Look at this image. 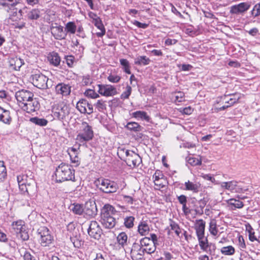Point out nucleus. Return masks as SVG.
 Segmentation results:
<instances>
[{
  "label": "nucleus",
  "mask_w": 260,
  "mask_h": 260,
  "mask_svg": "<svg viewBox=\"0 0 260 260\" xmlns=\"http://www.w3.org/2000/svg\"><path fill=\"white\" fill-rule=\"evenodd\" d=\"M40 103L37 98L32 96L21 109L28 113L38 111L40 109Z\"/></svg>",
  "instance_id": "f8f14e48"
},
{
  "label": "nucleus",
  "mask_w": 260,
  "mask_h": 260,
  "mask_svg": "<svg viewBox=\"0 0 260 260\" xmlns=\"http://www.w3.org/2000/svg\"><path fill=\"white\" fill-rule=\"evenodd\" d=\"M12 228L16 234L19 233L25 228L24 222L20 220L13 222Z\"/></svg>",
  "instance_id": "393cba45"
},
{
  "label": "nucleus",
  "mask_w": 260,
  "mask_h": 260,
  "mask_svg": "<svg viewBox=\"0 0 260 260\" xmlns=\"http://www.w3.org/2000/svg\"><path fill=\"white\" fill-rule=\"evenodd\" d=\"M30 121L36 124V125L44 126L47 124L48 121L46 119L44 118H40L37 117H32L30 119Z\"/></svg>",
  "instance_id": "ea45409f"
},
{
  "label": "nucleus",
  "mask_w": 260,
  "mask_h": 260,
  "mask_svg": "<svg viewBox=\"0 0 260 260\" xmlns=\"http://www.w3.org/2000/svg\"><path fill=\"white\" fill-rule=\"evenodd\" d=\"M178 200L179 202L181 205L186 204L187 203V197L184 195H181L178 197Z\"/></svg>",
  "instance_id": "774afa93"
},
{
  "label": "nucleus",
  "mask_w": 260,
  "mask_h": 260,
  "mask_svg": "<svg viewBox=\"0 0 260 260\" xmlns=\"http://www.w3.org/2000/svg\"><path fill=\"white\" fill-rule=\"evenodd\" d=\"M17 181L18 184L27 182V176L25 175H21L17 176Z\"/></svg>",
  "instance_id": "052dcab7"
},
{
  "label": "nucleus",
  "mask_w": 260,
  "mask_h": 260,
  "mask_svg": "<svg viewBox=\"0 0 260 260\" xmlns=\"http://www.w3.org/2000/svg\"><path fill=\"white\" fill-rule=\"evenodd\" d=\"M96 108L99 111H103L106 108V105L104 101L103 100H98L96 104L94 105Z\"/></svg>",
  "instance_id": "864d4df0"
},
{
  "label": "nucleus",
  "mask_w": 260,
  "mask_h": 260,
  "mask_svg": "<svg viewBox=\"0 0 260 260\" xmlns=\"http://www.w3.org/2000/svg\"><path fill=\"white\" fill-rule=\"evenodd\" d=\"M117 240L118 243L123 247L127 245V236L125 233L122 232L118 235Z\"/></svg>",
  "instance_id": "a19ab883"
},
{
  "label": "nucleus",
  "mask_w": 260,
  "mask_h": 260,
  "mask_svg": "<svg viewBox=\"0 0 260 260\" xmlns=\"http://www.w3.org/2000/svg\"><path fill=\"white\" fill-rule=\"evenodd\" d=\"M88 105V102L84 99H81L76 104V108L81 113H86L87 112L86 106Z\"/></svg>",
  "instance_id": "cd10ccee"
},
{
  "label": "nucleus",
  "mask_w": 260,
  "mask_h": 260,
  "mask_svg": "<svg viewBox=\"0 0 260 260\" xmlns=\"http://www.w3.org/2000/svg\"><path fill=\"white\" fill-rule=\"evenodd\" d=\"M144 252L138 243H134L131 251V256L133 260H140L143 258Z\"/></svg>",
  "instance_id": "dca6fc26"
},
{
  "label": "nucleus",
  "mask_w": 260,
  "mask_h": 260,
  "mask_svg": "<svg viewBox=\"0 0 260 260\" xmlns=\"http://www.w3.org/2000/svg\"><path fill=\"white\" fill-rule=\"evenodd\" d=\"M85 214L88 216H94L96 214L97 208L95 203L89 200L87 201L83 207Z\"/></svg>",
  "instance_id": "f3484780"
},
{
  "label": "nucleus",
  "mask_w": 260,
  "mask_h": 260,
  "mask_svg": "<svg viewBox=\"0 0 260 260\" xmlns=\"http://www.w3.org/2000/svg\"><path fill=\"white\" fill-rule=\"evenodd\" d=\"M221 253L225 255H232L235 252V249L234 247L231 245L224 246L220 249Z\"/></svg>",
  "instance_id": "4c0bfd02"
},
{
  "label": "nucleus",
  "mask_w": 260,
  "mask_h": 260,
  "mask_svg": "<svg viewBox=\"0 0 260 260\" xmlns=\"http://www.w3.org/2000/svg\"><path fill=\"white\" fill-rule=\"evenodd\" d=\"M173 95L175 98V102H182L184 101V93L182 91H175L173 93Z\"/></svg>",
  "instance_id": "49530a36"
},
{
  "label": "nucleus",
  "mask_w": 260,
  "mask_h": 260,
  "mask_svg": "<svg viewBox=\"0 0 260 260\" xmlns=\"http://www.w3.org/2000/svg\"><path fill=\"white\" fill-rule=\"evenodd\" d=\"M40 16V11L38 9H34L27 14V17L30 20H37Z\"/></svg>",
  "instance_id": "473e14b6"
},
{
  "label": "nucleus",
  "mask_w": 260,
  "mask_h": 260,
  "mask_svg": "<svg viewBox=\"0 0 260 260\" xmlns=\"http://www.w3.org/2000/svg\"><path fill=\"white\" fill-rule=\"evenodd\" d=\"M98 92L100 94L105 96H113L117 93L116 89L111 85L99 84Z\"/></svg>",
  "instance_id": "4468645a"
},
{
  "label": "nucleus",
  "mask_w": 260,
  "mask_h": 260,
  "mask_svg": "<svg viewBox=\"0 0 260 260\" xmlns=\"http://www.w3.org/2000/svg\"><path fill=\"white\" fill-rule=\"evenodd\" d=\"M93 137L92 127L86 122L81 124L79 133L77 136L76 140L80 143H84L91 140Z\"/></svg>",
  "instance_id": "39448f33"
},
{
  "label": "nucleus",
  "mask_w": 260,
  "mask_h": 260,
  "mask_svg": "<svg viewBox=\"0 0 260 260\" xmlns=\"http://www.w3.org/2000/svg\"><path fill=\"white\" fill-rule=\"evenodd\" d=\"M50 63L55 66L59 65L60 62V58L57 53L53 52L49 57Z\"/></svg>",
  "instance_id": "58836bf2"
},
{
  "label": "nucleus",
  "mask_w": 260,
  "mask_h": 260,
  "mask_svg": "<svg viewBox=\"0 0 260 260\" xmlns=\"http://www.w3.org/2000/svg\"><path fill=\"white\" fill-rule=\"evenodd\" d=\"M205 224L206 222L203 219L196 220L194 228L198 238L205 236Z\"/></svg>",
  "instance_id": "a211bd4d"
},
{
  "label": "nucleus",
  "mask_w": 260,
  "mask_h": 260,
  "mask_svg": "<svg viewBox=\"0 0 260 260\" xmlns=\"http://www.w3.org/2000/svg\"><path fill=\"white\" fill-rule=\"evenodd\" d=\"M2 7L9 14L8 18L12 21H17L21 16L22 10L15 7H10L7 3H0V8Z\"/></svg>",
  "instance_id": "423d86ee"
},
{
  "label": "nucleus",
  "mask_w": 260,
  "mask_h": 260,
  "mask_svg": "<svg viewBox=\"0 0 260 260\" xmlns=\"http://www.w3.org/2000/svg\"><path fill=\"white\" fill-rule=\"evenodd\" d=\"M153 243L151 240L150 238L148 237H144L142 238L140 241V247L142 248L146 246L149 245L150 244Z\"/></svg>",
  "instance_id": "4d7b16f0"
},
{
  "label": "nucleus",
  "mask_w": 260,
  "mask_h": 260,
  "mask_svg": "<svg viewBox=\"0 0 260 260\" xmlns=\"http://www.w3.org/2000/svg\"><path fill=\"white\" fill-rule=\"evenodd\" d=\"M38 233L40 235V243L42 246H48L52 243L53 237L47 228L45 226L40 227L38 230Z\"/></svg>",
  "instance_id": "0eeeda50"
},
{
  "label": "nucleus",
  "mask_w": 260,
  "mask_h": 260,
  "mask_svg": "<svg viewBox=\"0 0 260 260\" xmlns=\"http://www.w3.org/2000/svg\"><path fill=\"white\" fill-rule=\"evenodd\" d=\"M128 129L135 132H140L142 131L143 127L135 122H129L127 123L125 126Z\"/></svg>",
  "instance_id": "7c9ffc66"
},
{
  "label": "nucleus",
  "mask_w": 260,
  "mask_h": 260,
  "mask_svg": "<svg viewBox=\"0 0 260 260\" xmlns=\"http://www.w3.org/2000/svg\"><path fill=\"white\" fill-rule=\"evenodd\" d=\"M209 232L213 236H216L218 234V230L217 227L216 221L214 219L210 220L209 223Z\"/></svg>",
  "instance_id": "e433bc0d"
},
{
  "label": "nucleus",
  "mask_w": 260,
  "mask_h": 260,
  "mask_svg": "<svg viewBox=\"0 0 260 260\" xmlns=\"http://www.w3.org/2000/svg\"><path fill=\"white\" fill-rule=\"evenodd\" d=\"M86 96L92 99H96L99 97V95L92 89H87L85 92Z\"/></svg>",
  "instance_id": "5fc2aeb1"
},
{
  "label": "nucleus",
  "mask_w": 260,
  "mask_h": 260,
  "mask_svg": "<svg viewBox=\"0 0 260 260\" xmlns=\"http://www.w3.org/2000/svg\"><path fill=\"white\" fill-rule=\"evenodd\" d=\"M94 23L95 26H96L101 31V32L96 33L97 36L99 37H101L104 36L105 34L106 31L100 18L95 19L94 20Z\"/></svg>",
  "instance_id": "a878e982"
},
{
  "label": "nucleus",
  "mask_w": 260,
  "mask_h": 260,
  "mask_svg": "<svg viewBox=\"0 0 260 260\" xmlns=\"http://www.w3.org/2000/svg\"><path fill=\"white\" fill-rule=\"evenodd\" d=\"M88 234L95 239L99 240L102 234V230L96 221H91L88 229Z\"/></svg>",
  "instance_id": "9b49d317"
},
{
  "label": "nucleus",
  "mask_w": 260,
  "mask_h": 260,
  "mask_svg": "<svg viewBox=\"0 0 260 260\" xmlns=\"http://www.w3.org/2000/svg\"><path fill=\"white\" fill-rule=\"evenodd\" d=\"M51 34L55 39H64L67 36V33L63 30V26L58 25L57 23L52 24L51 26Z\"/></svg>",
  "instance_id": "ddd939ff"
},
{
  "label": "nucleus",
  "mask_w": 260,
  "mask_h": 260,
  "mask_svg": "<svg viewBox=\"0 0 260 260\" xmlns=\"http://www.w3.org/2000/svg\"><path fill=\"white\" fill-rule=\"evenodd\" d=\"M187 161L192 166H196L201 165L202 164L201 158H197L192 157H189L186 158Z\"/></svg>",
  "instance_id": "a18cd8bd"
},
{
  "label": "nucleus",
  "mask_w": 260,
  "mask_h": 260,
  "mask_svg": "<svg viewBox=\"0 0 260 260\" xmlns=\"http://www.w3.org/2000/svg\"><path fill=\"white\" fill-rule=\"evenodd\" d=\"M16 235L18 237L21 238L23 241H26L29 239V235L25 228L20 233L16 234Z\"/></svg>",
  "instance_id": "603ef678"
},
{
  "label": "nucleus",
  "mask_w": 260,
  "mask_h": 260,
  "mask_svg": "<svg viewBox=\"0 0 260 260\" xmlns=\"http://www.w3.org/2000/svg\"><path fill=\"white\" fill-rule=\"evenodd\" d=\"M135 218L133 216H127L124 218V224L127 228H131L134 226Z\"/></svg>",
  "instance_id": "8fccbe9b"
},
{
  "label": "nucleus",
  "mask_w": 260,
  "mask_h": 260,
  "mask_svg": "<svg viewBox=\"0 0 260 260\" xmlns=\"http://www.w3.org/2000/svg\"><path fill=\"white\" fill-rule=\"evenodd\" d=\"M65 32L67 33H70L71 34H74L77 29V26L74 22H69L65 25Z\"/></svg>",
  "instance_id": "c9c22d12"
},
{
  "label": "nucleus",
  "mask_w": 260,
  "mask_h": 260,
  "mask_svg": "<svg viewBox=\"0 0 260 260\" xmlns=\"http://www.w3.org/2000/svg\"><path fill=\"white\" fill-rule=\"evenodd\" d=\"M74 57L73 56H68L66 58L67 63L69 67H72L74 63Z\"/></svg>",
  "instance_id": "338daca9"
},
{
  "label": "nucleus",
  "mask_w": 260,
  "mask_h": 260,
  "mask_svg": "<svg viewBox=\"0 0 260 260\" xmlns=\"http://www.w3.org/2000/svg\"><path fill=\"white\" fill-rule=\"evenodd\" d=\"M138 231L141 235H146L149 231V226L146 222H142L138 226Z\"/></svg>",
  "instance_id": "72a5a7b5"
},
{
  "label": "nucleus",
  "mask_w": 260,
  "mask_h": 260,
  "mask_svg": "<svg viewBox=\"0 0 260 260\" xmlns=\"http://www.w3.org/2000/svg\"><path fill=\"white\" fill-rule=\"evenodd\" d=\"M79 151V147L75 148L71 147L68 150V152L70 156L71 162L73 164H76V166H77L80 164V158L78 156Z\"/></svg>",
  "instance_id": "6ab92c4d"
},
{
  "label": "nucleus",
  "mask_w": 260,
  "mask_h": 260,
  "mask_svg": "<svg viewBox=\"0 0 260 260\" xmlns=\"http://www.w3.org/2000/svg\"><path fill=\"white\" fill-rule=\"evenodd\" d=\"M93 260H107V255L105 253H98Z\"/></svg>",
  "instance_id": "680f3d73"
},
{
  "label": "nucleus",
  "mask_w": 260,
  "mask_h": 260,
  "mask_svg": "<svg viewBox=\"0 0 260 260\" xmlns=\"http://www.w3.org/2000/svg\"><path fill=\"white\" fill-rule=\"evenodd\" d=\"M27 190L26 193L29 196H32L35 194L36 191V183L34 180H30L29 182H27Z\"/></svg>",
  "instance_id": "2f4dec72"
},
{
  "label": "nucleus",
  "mask_w": 260,
  "mask_h": 260,
  "mask_svg": "<svg viewBox=\"0 0 260 260\" xmlns=\"http://www.w3.org/2000/svg\"><path fill=\"white\" fill-rule=\"evenodd\" d=\"M56 180L58 182L72 180L75 179L74 170L72 167L66 164H61L57 167L55 171Z\"/></svg>",
  "instance_id": "f03ea898"
},
{
  "label": "nucleus",
  "mask_w": 260,
  "mask_h": 260,
  "mask_svg": "<svg viewBox=\"0 0 260 260\" xmlns=\"http://www.w3.org/2000/svg\"><path fill=\"white\" fill-rule=\"evenodd\" d=\"M120 64L122 67L123 71L127 74H131V72L130 70V64L129 61L126 59H120Z\"/></svg>",
  "instance_id": "79ce46f5"
},
{
  "label": "nucleus",
  "mask_w": 260,
  "mask_h": 260,
  "mask_svg": "<svg viewBox=\"0 0 260 260\" xmlns=\"http://www.w3.org/2000/svg\"><path fill=\"white\" fill-rule=\"evenodd\" d=\"M34 96L32 92L27 90L22 89L15 93V98L20 108Z\"/></svg>",
  "instance_id": "1a4fd4ad"
},
{
  "label": "nucleus",
  "mask_w": 260,
  "mask_h": 260,
  "mask_svg": "<svg viewBox=\"0 0 260 260\" xmlns=\"http://www.w3.org/2000/svg\"><path fill=\"white\" fill-rule=\"evenodd\" d=\"M71 240L75 247L79 248L83 245V242L77 237H71Z\"/></svg>",
  "instance_id": "6e6d98bb"
},
{
  "label": "nucleus",
  "mask_w": 260,
  "mask_h": 260,
  "mask_svg": "<svg viewBox=\"0 0 260 260\" xmlns=\"http://www.w3.org/2000/svg\"><path fill=\"white\" fill-rule=\"evenodd\" d=\"M231 95L232 98L225 102V103L228 104V105H230V107L234 104L238 103L239 99L241 98V94H234Z\"/></svg>",
  "instance_id": "37998d69"
},
{
  "label": "nucleus",
  "mask_w": 260,
  "mask_h": 260,
  "mask_svg": "<svg viewBox=\"0 0 260 260\" xmlns=\"http://www.w3.org/2000/svg\"><path fill=\"white\" fill-rule=\"evenodd\" d=\"M94 184L101 191L106 193L115 192L118 189V185L116 182L105 178H101L96 179Z\"/></svg>",
  "instance_id": "7ed1b4c3"
},
{
  "label": "nucleus",
  "mask_w": 260,
  "mask_h": 260,
  "mask_svg": "<svg viewBox=\"0 0 260 260\" xmlns=\"http://www.w3.org/2000/svg\"><path fill=\"white\" fill-rule=\"evenodd\" d=\"M150 62V59L146 56H140L135 59V64L139 66H146Z\"/></svg>",
  "instance_id": "bb28decb"
},
{
  "label": "nucleus",
  "mask_w": 260,
  "mask_h": 260,
  "mask_svg": "<svg viewBox=\"0 0 260 260\" xmlns=\"http://www.w3.org/2000/svg\"><path fill=\"white\" fill-rule=\"evenodd\" d=\"M120 76L114 75H110L108 77V80L112 83H117L120 81Z\"/></svg>",
  "instance_id": "bf43d9fd"
},
{
  "label": "nucleus",
  "mask_w": 260,
  "mask_h": 260,
  "mask_svg": "<svg viewBox=\"0 0 260 260\" xmlns=\"http://www.w3.org/2000/svg\"><path fill=\"white\" fill-rule=\"evenodd\" d=\"M71 210L73 212L77 215H81L83 214V206L79 204H74L71 206Z\"/></svg>",
  "instance_id": "f704fd0d"
},
{
  "label": "nucleus",
  "mask_w": 260,
  "mask_h": 260,
  "mask_svg": "<svg viewBox=\"0 0 260 260\" xmlns=\"http://www.w3.org/2000/svg\"><path fill=\"white\" fill-rule=\"evenodd\" d=\"M132 92V88L130 86L127 85L126 87V90L124 91L121 95L122 99H127L129 98Z\"/></svg>",
  "instance_id": "13d9d810"
},
{
  "label": "nucleus",
  "mask_w": 260,
  "mask_h": 260,
  "mask_svg": "<svg viewBox=\"0 0 260 260\" xmlns=\"http://www.w3.org/2000/svg\"><path fill=\"white\" fill-rule=\"evenodd\" d=\"M7 177V170L4 162L0 161V182H3Z\"/></svg>",
  "instance_id": "c03bdc74"
},
{
  "label": "nucleus",
  "mask_w": 260,
  "mask_h": 260,
  "mask_svg": "<svg viewBox=\"0 0 260 260\" xmlns=\"http://www.w3.org/2000/svg\"><path fill=\"white\" fill-rule=\"evenodd\" d=\"M133 117L136 118H140L141 120H145L149 121L150 118L147 115V113L145 111H137L132 113Z\"/></svg>",
  "instance_id": "c756f323"
},
{
  "label": "nucleus",
  "mask_w": 260,
  "mask_h": 260,
  "mask_svg": "<svg viewBox=\"0 0 260 260\" xmlns=\"http://www.w3.org/2000/svg\"><path fill=\"white\" fill-rule=\"evenodd\" d=\"M250 6L251 5L248 2L233 5L230 8V13L232 15H243L249 9Z\"/></svg>",
  "instance_id": "9d476101"
},
{
  "label": "nucleus",
  "mask_w": 260,
  "mask_h": 260,
  "mask_svg": "<svg viewBox=\"0 0 260 260\" xmlns=\"http://www.w3.org/2000/svg\"><path fill=\"white\" fill-rule=\"evenodd\" d=\"M0 121L6 124H9L11 121V118L10 115V112L8 110H6L2 109V111L0 112Z\"/></svg>",
  "instance_id": "5701e85b"
},
{
  "label": "nucleus",
  "mask_w": 260,
  "mask_h": 260,
  "mask_svg": "<svg viewBox=\"0 0 260 260\" xmlns=\"http://www.w3.org/2000/svg\"><path fill=\"white\" fill-rule=\"evenodd\" d=\"M185 189L187 190H191L193 192H198L200 188L199 184L194 183L190 181L186 182L184 184Z\"/></svg>",
  "instance_id": "c85d7f7f"
},
{
  "label": "nucleus",
  "mask_w": 260,
  "mask_h": 260,
  "mask_svg": "<svg viewBox=\"0 0 260 260\" xmlns=\"http://www.w3.org/2000/svg\"><path fill=\"white\" fill-rule=\"evenodd\" d=\"M156 244L152 243V246L151 244H150L148 246H146L142 248V249L143 251L145 252H146L148 254H151L152 253H153L155 250H156Z\"/></svg>",
  "instance_id": "de8ad7c7"
},
{
  "label": "nucleus",
  "mask_w": 260,
  "mask_h": 260,
  "mask_svg": "<svg viewBox=\"0 0 260 260\" xmlns=\"http://www.w3.org/2000/svg\"><path fill=\"white\" fill-rule=\"evenodd\" d=\"M48 78L42 73H37L32 75V83L34 86L40 89L48 88Z\"/></svg>",
  "instance_id": "6e6552de"
},
{
  "label": "nucleus",
  "mask_w": 260,
  "mask_h": 260,
  "mask_svg": "<svg viewBox=\"0 0 260 260\" xmlns=\"http://www.w3.org/2000/svg\"><path fill=\"white\" fill-rule=\"evenodd\" d=\"M121 153L125 154V157H123V159L126 164L131 167H138L142 162L141 157L133 151L121 149L118 151L117 154L119 155Z\"/></svg>",
  "instance_id": "20e7f679"
},
{
  "label": "nucleus",
  "mask_w": 260,
  "mask_h": 260,
  "mask_svg": "<svg viewBox=\"0 0 260 260\" xmlns=\"http://www.w3.org/2000/svg\"><path fill=\"white\" fill-rule=\"evenodd\" d=\"M198 239L200 247L208 243L207 238L205 236L201 237V238H198Z\"/></svg>",
  "instance_id": "69168bd1"
},
{
  "label": "nucleus",
  "mask_w": 260,
  "mask_h": 260,
  "mask_svg": "<svg viewBox=\"0 0 260 260\" xmlns=\"http://www.w3.org/2000/svg\"><path fill=\"white\" fill-rule=\"evenodd\" d=\"M9 63L10 67H11L12 69L16 71H18L24 63V62L23 59L17 57H12L10 59Z\"/></svg>",
  "instance_id": "4be33fe9"
},
{
  "label": "nucleus",
  "mask_w": 260,
  "mask_h": 260,
  "mask_svg": "<svg viewBox=\"0 0 260 260\" xmlns=\"http://www.w3.org/2000/svg\"><path fill=\"white\" fill-rule=\"evenodd\" d=\"M251 14L253 17H257L260 15V2L254 6Z\"/></svg>",
  "instance_id": "09e8293b"
},
{
  "label": "nucleus",
  "mask_w": 260,
  "mask_h": 260,
  "mask_svg": "<svg viewBox=\"0 0 260 260\" xmlns=\"http://www.w3.org/2000/svg\"><path fill=\"white\" fill-rule=\"evenodd\" d=\"M230 190L232 192L242 193L248 190L240 185L238 182L235 180L230 181Z\"/></svg>",
  "instance_id": "412c9836"
},
{
  "label": "nucleus",
  "mask_w": 260,
  "mask_h": 260,
  "mask_svg": "<svg viewBox=\"0 0 260 260\" xmlns=\"http://www.w3.org/2000/svg\"><path fill=\"white\" fill-rule=\"evenodd\" d=\"M227 203L232 206L231 209L232 210H234L236 208L241 209L244 206V204L242 202L234 198L228 200Z\"/></svg>",
  "instance_id": "b1692460"
},
{
  "label": "nucleus",
  "mask_w": 260,
  "mask_h": 260,
  "mask_svg": "<svg viewBox=\"0 0 260 260\" xmlns=\"http://www.w3.org/2000/svg\"><path fill=\"white\" fill-rule=\"evenodd\" d=\"M170 226L172 230L174 231L175 234L179 237V235L181 233L180 229L175 222L171 220H170Z\"/></svg>",
  "instance_id": "3c124183"
},
{
  "label": "nucleus",
  "mask_w": 260,
  "mask_h": 260,
  "mask_svg": "<svg viewBox=\"0 0 260 260\" xmlns=\"http://www.w3.org/2000/svg\"><path fill=\"white\" fill-rule=\"evenodd\" d=\"M3 3H7L10 7H15L20 3V0H3Z\"/></svg>",
  "instance_id": "e2e57ef3"
},
{
  "label": "nucleus",
  "mask_w": 260,
  "mask_h": 260,
  "mask_svg": "<svg viewBox=\"0 0 260 260\" xmlns=\"http://www.w3.org/2000/svg\"><path fill=\"white\" fill-rule=\"evenodd\" d=\"M116 210L114 208L109 205H105L101 210L100 221L106 229L113 228L116 223L115 218L113 217Z\"/></svg>",
  "instance_id": "f257e3e1"
},
{
  "label": "nucleus",
  "mask_w": 260,
  "mask_h": 260,
  "mask_svg": "<svg viewBox=\"0 0 260 260\" xmlns=\"http://www.w3.org/2000/svg\"><path fill=\"white\" fill-rule=\"evenodd\" d=\"M162 260H171L173 258L172 254L169 252H165L163 255L160 257Z\"/></svg>",
  "instance_id": "0e129e2a"
},
{
  "label": "nucleus",
  "mask_w": 260,
  "mask_h": 260,
  "mask_svg": "<svg viewBox=\"0 0 260 260\" xmlns=\"http://www.w3.org/2000/svg\"><path fill=\"white\" fill-rule=\"evenodd\" d=\"M55 90L58 94L67 96L70 94L71 86L63 83H59L56 86Z\"/></svg>",
  "instance_id": "aec40b11"
},
{
  "label": "nucleus",
  "mask_w": 260,
  "mask_h": 260,
  "mask_svg": "<svg viewBox=\"0 0 260 260\" xmlns=\"http://www.w3.org/2000/svg\"><path fill=\"white\" fill-rule=\"evenodd\" d=\"M70 113L69 107L66 105H61L53 113L54 117L57 118L60 120H62L66 118Z\"/></svg>",
  "instance_id": "2eb2a0df"
}]
</instances>
